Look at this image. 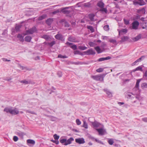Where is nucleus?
Here are the masks:
<instances>
[{"instance_id": "1", "label": "nucleus", "mask_w": 147, "mask_h": 147, "mask_svg": "<svg viewBox=\"0 0 147 147\" xmlns=\"http://www.w3.org/2000/svg\"><path fill=\"white\" fill-rule=\"evenodd\" d=\"M104 74H102L93 76H91V78L96 81H102L103 80L105 76Z\"/></svg>"}, {"instance_id": "2", "label": "nucleus", "mask_w": 147, "mask_h": 147, "mask_svg": "<svg viewBox=\"0 0 147 147\" xmlns=\"http://www.w3.org/2000/svg\"><path fill=\"white\" fill-rule=\"evenodd\" d=\"M102 127L99 129H96V130L98 131L99 134L101 135H104L106 133V130L104 129V126L103 125H101Z\"/></svg>"}, {"instance_id": "3", "label": "nucleus", "mask_w": 147, "mask_h": 147, "mask_svg": "<svg viewBox=\"0 0 147 147\" xmlns=\"http://www.w3.org/2000/svg\"><path fill=\"white\" fill-rule=\"evenodd\" d=\"M36 30V28L35 27H34L28 30H26L25 35L32 34L35 32Z\"/></svg>"}, {"instance_id": "4", "label": "nucleus", "mask_w": 147, "mask_h": 147, "mask_svg": "<svg viewBox=\"0 0 147 147\" xmlns=\"http://www.w3.org/2000/svg\"><path fill=\"white\" fill-rule=\"evenodd\" d=\"M70 7H67L63 8H61L60 9L61 12L65 14H69L71 12V11L69 10H67Z\"/></svg>"}, {"instance_id": "5", "label": "nucleus", "mask_w": 147, "mask_h": 147, "mask_svg": "<svg viewBox=\"0 0 147 147\" xmlns=\"http://www.w3.org/2000/svg\"><path fill=\"white\" fill-rule=\"evenodd\" d=\"M132 24V29L134 30H137L138 29L139 23L137 21H135L133 22Z\"/></svg>"}, {"instance_id": "6", "label": "nucleus", "mask_w": 147, "mask_h": 147, "mask_svg": "<svg viewBox=\"0 0 147 147\" xmlns=\"http://www.w3.org/2000/svg\"><path fill=\"white\" fill-rule=\"evenodd\" d=\"M76 142L79 144H84L85 143L84 139L83 138H79L75 139Z\"/></svg>"}, {"instance_id": "7", "label": "nucleus", "mask_w": 147, "mask_h": 147, "mask_svg": "<svg viewBox=\"0 0 147 147\" xmlns=\"http://www.w3.org/2000/svg\"><path fill=\"white\" fill-rule=\"evenodd\" d=\"M87 55H94L95 54V52L92 49L88 50L84 52Z\"/></svg>"}, {"instance_id": "8", "label": "nucleus", "mask_w": 147, "mask_h": 147, "mask_svg": "<svg viewBox=\"0 0 147 147\" xmlns=\"http://www.w3.org/2000/svg\"><path fill=\"white\" fill-rule=\"evenodd\" d=\"M10 113L12 115H16L19 113V111L16 109H11Z\"/></svg>"}, {"instance_id": "9", "label": "nucleus", "mask_w": 147, "mask_h": 147, "mask_svg": "<svg viewBox=\"0 0 147 147\" xmlns=\"http://www.w3.org/2000/svg\"><path fill=\"white\" fill-rule=\"evenodd\" d=\"M92 124L93 127H98L101 125V124L98 122L96 121H95L94 122H92Z\"/></svg>"}, {"instance_id": "10", "label": "nucleus", "mask_w": 147, "mask_h": 147, "mask_svg": "<svg viewBox=\"0 0 147 147\" xmlns=\"http://www.w3.org/2000/svg\"><path fill=\"white\" fill-rule=\"evenodd\" d=\"M145 56H142L141 57L137 60L134 62L132 64V65L134 66L135 65L136 63L140 61L141 60H143L145 58Z\"/></svg>"}, {"instance_id": "11", "label": "nucleus", "mask_w": 147, "mask_h": 147, "mask_svg": "<svg viewBox=\"0 0 147 147\" xmlns=\"http://www.w3.org/2000/svg\"><path fill=\"white\" fill-rule=\"evenodd\" d=\"M66 44L69 46H71L70 47L72 49H73L75 50L77 49V46L75 45H73L72 43L67 42Z\"/></svg>"}, {"instance_id": "12", "label": "nucleus", "mask_w": 147, "mask_h": 147, "mask_svg": "<svg viewBox=\"0 0 147 147\" xmlns=\"http://www.w3.org/2000/svg\"><path fill=\"white\" fill-rule=\"evenodd\" d=\"M74 140V138L72 137H71L68 139L67 140H66V142L64 144H63L65 146H66L68 144H70L71 143V142Z\"/></svg>"}, {"instance_id": "13", "label": "nucleus", "mask_w": 147, "mask_h": 147, "mask_svg": "<svg viewBox=\"0 0 147 147\" xmlns=\"http://www.w3.org/2000/svg\"><path fill=\"white\" fill-rule=\"evenodd\" d=\"M53 18H49L46 21V22L48 25H50L53 21Z\"/></svg>"}, {"instance_id": "14", "label": "nucleus", "mask_w": 147, "mask_h": 147, "mask_svg": "<svg viewBox=\"0 0 147 147\" xmlns=\"http://www.w3.org/2000/svg\"><path fill=\"white\" fill-rule=\"evenodd\" d=\"M95 16V15L93 14H89L88 15V17L90 19L91 21H95L94 17Z\"/></svg>"}, {"instance_id": "15", "label": "nucleus", "mask_w": 147, "mask_h": 147, "mask_svg": "<svg viewBox=\"0 0 147 147\" xmlns=\"http://www.w3.org/2000/svg\"><path fill=\"white\" fill-rule=\"evenodd\" d=\"M41 38L45 39L46 40H50L51 38L50 36L47 35H44L41 36Z\"/></svg>"}, {"instance_id": "16", "label": "nucleus", "mask_w": 147, "mask_h": 147, "mask_svg": "<svg viewBox=\"0 0 147 147\" xmlns=\"http://www.w3.org/2000/svg\"><path fill=\"white\" fill-rule=\"evenodd\" d=\"M17 37L19 39L20 41L21 42L24 41V36L20 34H18L17 36Z\"/></svg>"}, {"instance_id": "17", "label": "nucleus", "mask_w": 147, "mask_h": 147, "mask_svg": "<svg viewBox=\"0 0 147 147\" xmlns=\"http://www.w3.org/2000/svg\"><path fill=\"white\" fill-rule=\"evenodd\" d=\"M68 40L69 41L73 42H76V41L75 40V38L74 37H73L70 36L68 38Z\"/></svg>"}, {"instance_id": "18", "label": "nucleus", "mask_w": 147, "mask_h": 147, "mask_svg": "<svg viewBox=\"0 0 147 147\" xmlns=\"http://www.w3.org/2000/svg\"><path fill=\"white\" fill-rule=\"evenodd\" d=\"M104 90L105 92H106L107 94L108 95V96L109 97H112V94L111 92L108 90L107 89H104Z\"/></svg>"}, {"instance_id": "19", "label": "nucleus", "mask_w": 147, "mask_h": 147, "mask_svg": "<svg viewBox=\"0 0 147 147\" xmlns=\"http://www.w3.org/2000/svg\"><path fill=\"white\" fill-rule=\"evenodd\" d=\"M55 37L56 39L58 40H61L63 38L62 35L59 34H57Z\"/></svg>"}, {"instance_id": "20", "label": "nucleus", "mask_w": 147, "mask_h": 147, "mask_svg": "<svg viewBox=\"0 0 147 147\" xmlns=\"http://www.w3.org/2000/svg\"><path fill=\"white\" fill-rule=\"evenodd\" d=\"M127 32V30L126 29H122L121 30L119 31V35H121L122 34V33H126Z\"/></svg>"}, {"instance_id": "21", "label": "nucleus", "mask_w": 147, "mask_h": 147, "mask_svg": "<svg viewBox=\"0 0 147 147\" xmlns=\"http://www.w3.org/2000/svg\"><path fill=\"white\" fill-rule=\"evenodd\" d=\"M32 37L30 36H27L25 38V40L26 42H30Z\"/></svg>"}, {"instance_id": "22", "label": "nucleus", "mask_w": 147, "mask_h": 147, "mask_svg": "<svg viewBox=\"0 0 147 147\" xmlns=\"http://www.w3.org/2000/svg\"><path fill=\"white\" fill-rule=\"evenodd\" d=\"M129 38L127 36H124L121 38V40L120 42H123L126 41H127L128 39Z\"/></svg>"}, {"instance_id": "23", "label": "nucleus", "mask_w": 147, "mask_h": 147, "mask_svg": "<svg viewBox=\"0 0 147 147\" xmlns=\"http://www.w3.org/2000/svg\"><path fill=\"white\" fill-rule=\"evenodd\" d=\"M20 82L22 83H23L26 84H30V81H27L26 80H21Z\"/></svg>"}, {"instance_id": "24", "label": "nucleus", "mask_w": 147, "mask_h": 147, "mask_svg": "<svg viewBox=\"0 0 147 147\" xmlns=\"http://www.w3.org/2000/svg\"><path fill=\"white\" fill-rule=\"evenodd\" d=\"M95 49L96 50L98 53H100L102 52L100 49L99 46H97L94 47Z\"/></svg>"}, {"instance_id": "25", "label": "nucleus", "mask_w": 147, "mask_h": 147, "mask_svg": "<svg viewBox=\"0 0 147 147\" xmlns=\"http://www.w3.org/2000/svg\"><path fill=\"white\" fill-rule=\"evenodd\" d=\"M136 71H142L143 70L142 69V67L141 66H140L137 67L136 69H134L133 70V72H135Z\"/></svg>"}, {"instance_id": "26", "label": "nucleus", "mask_w": 147, "mask_h": 147, "mask_svg": "<svg viewBox=\"0 0 147 147\" xmlns=\"http://www.w3.org/2000/svg\"><path fill=\"white\" fill-rule=\"evenodd\" d=\"M87 28L88 29H89L92 33L94 32V29L92 26H87Z\"/></svg>"}, {"instance_id": "27", "label": "nucleus", "mask_w": 147, "mask_h": 147, "mask_svg": "<svg viewBox=\"0 0 147 147\" xmlns=\"http://www.w3.org/2000/svg\"><path fill=\"white\" fill-rule=\"evenodd\" d=\"M97 5L101 8L104 7V3L100 1L97 3Z\"/></svg>"}, {"instance_id": "28", "label": "nucleus", "mask_w": 147, "mask_h": 147, "mask_svg": "<svg viewBox=\"0 0 147 147\" xmlns=\"http://www.w3.org/2000/svg\"><path fill=\"white\" fill-rule=\"evenodd\" d=\"M18 67L21 68L22 70H28L27 67L22 66L20 64H18Z\"/></svg>"}, {"instance_id": "29", "label": "nucleus", "mask_w": 147, "mask_h": 147, "mask_svg": "<svg viewBox=\"0 0 147 147\" xmlns=\"http://www.w3.org/2000/svg\"><path fill=\"white\" fill-rule=\"evenodd\" d=\"M17 134L20 137L22 138L24 135H26V134L23 132L20 131L17 132Z\"/></svg>"}, {"instance_id": "30", "label": "nucleus", "mask_w": 147, "mask_h": 147, "mask_svg": "<svg viewBox=\"0 0 147 147\" xmlns=\"http://www.w3.org/2000/svg\"><path fill=\"white\" fill-rule=\"evenodd\" d=\"M27 142L33 145H34L35 144V142L34 140L30 139L28 140H27Z\"/></svg>"}, {"instance_id": "31", "label": "nucleus", "mask_w": 147, "mask_h": 147, "mask_svg": "<svg viewBox=\"0 0 147 147\" xmlns=\"http://www.w3.org/2000/svg\"><path fill=\"white\" fill-rule=\"evenodd\" d=\"M88 44L91 47H94L97 45V44L96 43L91 42H90Z\"/></svg>"}, {"instance_id": "32", "label": "nucleus", "mask_w": 147, "mask_h": 147, "mask_svg": "<svg viewBox=\"0 0 147 147\" xmlns=\"http://www.w3.org/2000/svg\"><path fill=\"white\" fill-rule=\"evenodd\" d=\"M47 15L46 14H44L42 16H40L38 18L39 20H41L45 18L46 17Z\"/></svg>"}, {"instance_id": "33", "label": "nucleus", "mask_w": 147, "mask_h": 147, "mask_svg": "<svg viewBox=\"0 0 147 147\" xmlns=\"http://www.w3.org/2000/svg\"><path fill=\"white\" fill-rule=\"evenodd\" d=\"M83 121V125L82 127L86 129H87L88 128V125L87 123L86 122V121L85 120H84Z\"/></svg>"}, {"instance_id": "34", "label": "nucleus", "mask_w": 147, "mask_h": 147, "mask_svg": "<svg viewBox=\"0 0 147 147\" xmlns=\"http://www.w3.org/2000/svg\"><path fill=\"white\" fill-rule=\"evenodd\" d=\"M108 142L110 145H112L114 143L113 140V139H109L108 140Z\"/></svg>"}, {"instance_id": "35", "label": "nucleus", "mask_w": 147, "mask_h": 147, "mask_svg": "<svg viewBox=\"0 0 147 147\" xmlns=\"http://www.w3.org/2000/svg\"><path fill=\"white\" fill-rule=\"evenodd\" d=\"M141 87L142 89L147 88V83H144L141 85Z\"/></svg>"}, {"instance_id": "36", "label": "nucleus", "mask_w": 147, "mask_h": 147, "mask_svg": "<svg viewBox=\"0 0 147 147\" xmlns=\"http://www.w3.org/2000/svg\"><path fill=\"white\" fill-rule=\"evenodd\" d=\"M140 80H141L140 79H139V80H137L136 86L135 87V89H136V88H138L139 86V84L140 81Z\"/></svg>"}, {"instance_id": "37", "label": "nucleus", "mask_w": 147, "mask_h": 147, "mask_svg": "<svg viewBox=\"0 0 147 147\" xmlns=\"http://www.w3.org/2000/svg\"><path fill=\"white\" fill-rule=\"evenodd\" d=\"M55 43V41H53L51 42H48L46 44L47 45H49L50 47L53 46L54 44Z\"/></svg>"}, {"instance_id": "38", "label": "nucleus", "mask_w": 147, "mask_h": 147, "mask_svg": "<svg viewBox=\"0 0 147 147\" xmlns=\"http://www.w3.org/2000/svg\"><path fill=\"white\" fill-rule=\"evenodd\" d=\"M141 38V36H138L135 38H133L132 39L135 41H137L139 39Z\"/></svg>"}, {"instance_id": "39", "label": "nucleus", "mask_w": 147, "mask_h": 147, "mask_svg": "<svg viewBox=\"0 0 147 147\" xmlns=\"http://www.w3.org/2000/svg\"><path fill=\"white\" fill-rule=\"evenodd\" d=\"M21 27V26L20 25H16V26L15 27V30L17 32L19 31Z\"/></svg>"}, {"instance_id": "40", "label": "nucleus", "mask_w": 147, "mask_h": 147, "mask_svg": "<svg viewBox=\"0 0 147 147\" xmlns=\"http://www.w3.org/2000/svg\"><path fill=\"white\" fill-rule=\"evenodd\" d=\"M79 49L82 50H84L87 49V47L85 46H79L78 47Z\"/></svg>"}, {"instance_id": "41", "label": "nucleus", "mask_w": 147, "mask_h": 147, "mask_svg": "<svg viewBox=\"0 0 147 147\" xmlns=\"http://www.w3.org/2000/svg\"><path fill=\"white\" fill-rule=\"evenodd\" d=\"M138 13H140V12H142V14H144L145 13V9L144 8L138 10Z\"/></svg>"}, {"instance_id": "42", "label": "nucleus", "mask_w": 147, "mask_h": 147, "mask_svg": "<svg viewBox=\"0 0 147 147\" xmlns=\"http://www.w3.org/2000/svg\"><path fill=\"white\" fill-rule=\"evenodd\" d=\"M109 41L114 44H117V41L115 40L111 39L109 40Z\"/></svg>"}, {"instance_id": "43", "label": "nucleus", "mask_w": 147, "mask_h": 147, "mask_svg": "<svg viewBox=\"0 0 147 147\" xmlns=\"http://www.w3.org/2000/svg\"><path fill=\"white\" fill-rule=\"evenodd\" d=\"M25 111L26 113H29L33 114L36 115V113L33 111H30L27 110H26Z\"/></svg>"}, {"instance_id": "44", "label": "nucleus", "mask_w": 147, "mask_h": 147, "mask_svg": "<svg viewBox=\"0 0 147 147\" xmlns=\"http://www.w3.org/2000/svg\"><path fill=\"white\" fill-rule=\"evenodd\" d=\"M91 4L90 2L85 3L84 4V6L85 7H89L91 6Z\"/></svg>"}, {"instance_id": "45", "label": "nucleus", "mask_w": 147, "mask_h": 147, "mask_svg": "<svg viewBox=\"0 0 147 147\" xmlns=\"http://www.w3.org/2000/svg\"><path fill=\"white\" fill-rule=\"evenodd\" d=\"M49 118L50 120L52 121H55L57 119V118L56 117L53 116H50Z\"/></svg>"}, {"instance_id": "46", "label": "nucleus", "mask_w": 147, "mask_h": 147, "mask_svg": "<svg viewBox=\"0 0 147 147\" xmlns=\"http://www.w3.org/2000/svg\"><path fill=\"white\" fill-rule=\"evenodd\" d=\"M53 137L55 140H58L59 138V136H57V134H55L53 135Z\"/></svg>"}, {"instance_id": "47", "label": "nucleus", "mask_w": 147, "mask_h": 147, "mask_svg": "<svg viewBox=\"0 0 147 147\" xmlns=\"http://www.w3.org/2000/svg\"><path fill=\"white\" fill-rule=\"evenodd\" d=\"M104 30L106 31H108L109 30V26L108 25H106L104 27Z\"/></svg>"}, {"instance_id": "48", "label": "nucleus", "mask_w": 147, "mask_h": 147, "mask_svg": "<svg viewBox=\"0 0 147 147\" xmlns=\"http://www.w3.org/2000/svg\"><path fill=\"white\" fill-rule=\"evenodd\" d=\"M123 20L125 24L128 25L129 24V21L128 20H126L125 19H124Z\"/></svg>"}, {"instance_id": "49", "label": "nucleus", "mask_w": 147, "mask_h": 147, "mask_svg": "<svg viewBox=\"0 0 147 147\" xmlns=\"http://www.w3.org/2000/svg\"><path fill=\"white\" fill-rule=\"evenodd\" d=\"M76 123L77 125H80L81 124V121L78 119H77L76 120Z\"/></svg>"}, {"instance_id": "50", "label": "nucleus", "mask_w": 147, "mask_h": 147, "mask_svg": "<svg viewBox=\"0 0 147 147\" xmlns=\"http://www.w3.org/2000/svg\"><path fill=\"white\" fill-rule=\"evenodd\" d=\"M60 141L61 143L63 144L64 143V144L66 141V139H61L60 140Z\"/></svg>"}, {"instance_id": "51", "label": "nucleus", "mask_w": 147, "mask_h": 147, "mask_svg": "<svg viewBox=\"0 0 147 147\" xmlns=\"http://www.w3.org/2000/svg\"><path fill=\"white\" fill-rule=\"evenodd\" d=\"M100 11H104L106 13H107V8H104V7L101 8V9H100Z\"/></svg>"}, {"instance_id": "52", "label": "nucleus", "mask_w": 147, "mask_h": 147, "mask_svg": "<svg viewBox=\"0 0 147 147\" xmlns=\"http://www.w3.org/2000/svg\"><path fill=\"white\" fill-rule=\"evenodd\" d=\"M59 12H60L59 9H58L53 12L52 13L53 14H55L56 13H59Z\"/></svg>"}, {"instance_id": "53", "label": "nucleus", "mask_w": 147, "mask_h": 147, "mask_svg": "<svg viewBox=\"0 0 147 147\" xmlns=\"http://www.w3.org/2000/svg\"><path fill=\"white\" fill-rule=\"evenodd\" d=\"M58 57L59 58H67V57L65 55H58Z\"/></svg>"}, {"instance_id": "54", "label": "nucleus", "mask_w": 147, "mask_h": 147, "mask_svg": "<svg viewBox=\"0 0 147 147\" xmlns=\"http://www.w3.org/2000/svg\"><path fill=\"white\" fill-rule=\"evenodd\" d=\"M11 109L5 108L4 109V111L6 112L7 113H10Z\"/></svg>"}, {"instance_id": "55", "label": "nucleus", "mask_w": 147, "mask_h": 147, "mask_svg": "<svg viewBox=\"0 0 147 147\" xmlns=\"http://www.w3.org/2000/svg\"><path fill=\"white\" fill-rule=\"evenodd\" d=\"M134 91L136 92V93H139V89L138 88H136V89H135V87L133 89Z\"/></svg>"}, {"instance_id": "56", "label": "nucleus", "mask_w": 147, "mask_h": 147, "mask_svg": "<svg viewBox=\"0 0 147 147\" xmlns=\"http://www.w3.org/2000/svg\"><path fill=\"white\" fill-rule=\"evenodd\" d=\"M103 71V69L102 68H99L96 70V71L98 72H101Z\"/></svg>"}, {"instance_id": "57", "label": "nucleus", "mask_w": 147, "mask_h": 147, "mask_svg": "<svg viewBox=\"0 0 147 147\" xmlns=\"http://www.w3.org/2000/svg\"><path fill=\"white\" fill-rule=\"evenodd\" d=\"M64 26L65 27H68L70 25L68 22L66 21L65 22V23H64Z\"/></svg>"}, {"instance_id": "58", "label": "nucleus", "mask_w": 147, "mask_h": 147, "mask_svg": "<svg viewBox=\"0 0 147 147\" xmlns=\"http://www.w3.org/2000/svg\"><path fill=\"white\" fill-rule=\"evenodd\" d=\"M95 140L96 142H98V143H100V144H103V143L102 142H101L100 141V140H98L97 139L95 138Z\"/></svg>"}, {"instance_id": "59", "label": "nucleus", "mask_w": 147, "mask_h": 147, "mask_svg": "<svg viewBox=\"0 0 147 147\" xmlns=\"http://www.w3.org/2000/svg\"><path fill=\"white\" fill-rule=\"evenodd\" d=\"M18 137L16 136H14L13 137V140L15 142L17 141L18 140Z\"/></svg>"}, {"instance_id": "60", "label": "nucleus", "mask_w": 147, "mask_h": 147, "mask_svg": "<svg viewBox=\"0 0 147 147\" xmlns=\"http://www.w3.org/2000/svg\"><path fill=\"white\" fill-rule=\"evenodd\" d=\"M73 64H75V65H79V64H82L81 63V62H73L72 63Z\"/></svg>"}, {"instance_id": "61", "label": "nucleus", "mask_w": 147, "mask_h": 147, "mask_svg": "<svg viewBox=\"0 0 147 147\" xmlns=\"http://www.w3.org/2000/svg\"><path fill=\"white\" fill-rule=\"evenodd\" d=\"M52 141L53 142L55 143L56 144H59V142L58 140H53Z\"/></svg>"}, {"instance_id": "62", "label": "nucleus", "mask_w": 147, "mask_h": 147, "mask_svg": "<svg viewBox=\"0 0 147 147\" xmlns=\"http://www.w3.org/2000/svg\"><path fill=\"white\" fill-rule=\"evenodd\" d=\"M111 59V57H109V56H108V57H104V60H107L110 59Z\"/></svg>"}, {"instance_id": "63", "label": "nucleus", "mask_w": 147, "mask_h": 147, "mask_svg": "<svg viewBox=\"0 0 147 147\" xmlns=\"http://www.w3.org/2000/svg\"><path fill=\"white\" fill-rule=\"evenodd\" d=\"M106 45V44L105 42H103L102 43L101 47L102 48H104L105 47Z\"/></svg>"}, {"instance_id": "64", "label": "nucleus", "mask_w": 147, "mask_h": 147, "mask_svg": "<svg viewBox=\"0 0 147 147\" xmlns=\"http://www.w3.org/2000/svg\"><path fill=\"white\" fill-rule=\"evenodd\" d=\"M143 77H147V70L146 71L143 75Z\"/></svg>"}]
</instances>
